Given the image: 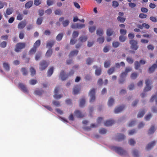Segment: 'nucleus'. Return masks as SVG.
Listing matches in <instances>:
<instances>
[{"label":"nucleus","mask_w":157,"mask_h":157,"mask_svg":"<svg viewBox=\"0 0 157 157\" xmlns=\"http://www.w3.org/2000/svg\"><path fill=\"white\" fill-rule=\"evenodd\" d=\"M111 149L121 155H125L127 154V151L121 147L113 146L112 147Z\"/></svg>","instance_id":"obj_1"},{"label":"nucleus","mask_w":157,"mask_h":157,"mask_svg":"<svg viewBox=\"0 0 157 157\" xmlns=\"http://www.w3.org/2000/svg\"><path fill=\"white\" fill-rule=\"evenodd\" d=\"M74 73L73 70H71L68 75H66L64 71H62L60 74V77L62 81L65 80L69 76L72 75Z\"/></svg>","instance_id":"obj_2"},{"label":"nucleus","mask_w":157,"mask_h":157,"mask_svg":"<svg viewBox=\"0 0 157 157\" xmlns=\"http://www.w3.org/2000/svg\"><path fill=\"white\" fill-rule=\"evenodd\" d=\"M95 90L94 89H92L90 90L89 91V95L90 97V102H92L95 101L96 99L95 96Z\"/></svg>","instance_id":"obj_3"},{"label":"nucleus","mask_w":157,"mask_h":157,"mask_svg":"<svg viewBox=\"0 0 157 157\" xmlns=\"http://www.w3.org/2000/svg\"><path fill=\"white\" fill-rule=\"evenodd\" d=\"M129 43L131 44V48L135 51H136L138 49V47L137 45V42L136 40H132L130 41Z\"/></svg>","instance_id":"obj_4"},{"label":"nucleus","mask_w":157,"mask_h":157,"mask_svg":"<svg viewBox=\"0 0 157 157\" xmlns=\"http://www.w3.org/2000/svg\"><path fill=\"white\" fill-rule=\"evenodd\" d=\"M25 44V43H17L15 49V52H18L21 51L22 48H24Z\"/></svg>","instance_id":"obj_5"},{"label":"nucleus","mask_w":157,"mask_h":157,"mask_svg":"<svg viewBox=\"0 0 157 157\" xmlns=\"http://www.w3.org/2000/svg\"><path fill=\"white\" fill-rule=\"evenodd\" d=\"M18 87L24 93H28V90L26 86L22 83H19L18 84Z\"/></svg>","instance_id":"obj_6"},{"label":"nucleus","mask_w":157,"mask_h":157,"mask_svg":"<svg viewBox=\"0 0 157 157\" xmlns=\"http://www.w3.org/2000/svg\"><path fill=\"white\" fill-rule=\"evenodd\" d=\"M59 86H56L54 90V97L56 99H59L61 98L62 97V95L59 94L58 95V93L59 90Z\"/></svg>","instance_id":"obj_7"},{"label":"nucleus","mask_w":157,"mask_h":157,"mask_svg":"<svg viewBox=\"0 0 157 157\" xmlns=\"http://www.w3.org/2000/svg\"><path fill=\"white\" fill-rule=\"evenodd\" d=\"M48 64L49 63L45 61H42L40 63V69L41 70H44L47 68Z\"/></svg>","instance_id":"obj_8"},{"label":"nucleus","mask_w":157,"mask_h":157,"mask_svg":"<svg viewBox=\"0 0 157 157\" xmlns=\"http://www.w3.org/2000/svg\"><path fill=\"white\" fill-rule=\"evenodd\" d=\"M152 81H150L149 79H147L145 81V83L146 84V87L144 89V91H149L151 89V87L149 86L150 83H151Z\"/></svg>","instance_id":"obj_9"},{"label":"nucleus","mask_w":157,"mask_h":157,"mask_svg":"<svg viewBox=\"0 0 157 157\" xmlns=\"http://www.w3.org/2000/svg\"><path fill=\"white\" fill-rule=\"evenodd\" d=\"M75 115L78 118H83L85 117L84 114L78 110H76L74 112Z\"/></svg>","instance_id":"obj_10"},{"label":"nucleus","mask_w":157,"mask_h":157,"mask_svg":"<svg viewBox=\"0 0 157 157\" xmlns=\"http://www.w3.org/2000/svg\"><path fill=\"white\" fill-rule=\"evenodd\" d=\"M26 25V21H21L19 23L17 27L19 29H22L24 28Z\"/></svg>","instance_id":"obj_11"},{"label":"nucleus","mask_w":157,"mask_h":157,"mask_svg":"<svg viewBox=\"0 0 157 157\" xmlns=\"http://www.w3.org/2000/svg\"><path fill=\"white\" fill-rule=\"evenodd\" d=\"M124 107L125 106L124 105L121 106L119 107H116L114 110V112L116 113H118L123 111Z\"/></svg>","instance_id":"obj_12"},{"label":"nucleus","mask_w":157,"mask_h":157,"mask_svg":"<svg viewBox=\"0 0 157 157\" xmlns=\"http://www.w3.org/2000/svg\"><path fill=\"white\" fill-rule=\"evenodd\" d=\"M114 123V121L113 120L106 121L104 123V125L106 126H109L112 125Z\"/></svg>","instance_id":"obj_13"},{"label":"nucleus","mask_w":157,"mask_h":157,"mask_svg":"<svg viewBox=\"0 0 157 157\" xmlns=\"http://www.w3.org/2000/svg\"><path fill=\"white\" fill-rule=\"evenodd\" d=\"M156 142L155 141H153L150 143L149 144L146 146V149L147 150H150L155 145Z\"/></svg>","instance_id":"obj_14"},{"label":"nucleus","mask_w":157,"mask_h":157,"mask_svg":"<svg viewBox=\"0 0 157 157\" xmlns=\"http://www.w3.org/2000/svg\"><path fill=\"white\" fill-rule=\"evenodd\" d=\"M157 67V65L156 64H153L151 67H150L148 70V71L149 73L153 72L155 69Z\"/></svg>","instance_id":"obj_15"},{"label":"nucleus","mask_w":157,"mask_h":157,"mask_svg":"<svg viewBox=\"0 0 157 157\" xmlns=\"http://www.w3.org/2000/svg\"><path fill=\"white\" fill-rule=\"evenodd\" d=\"M80 90V88L79 86H76L73 89V94H77Z\"/></svg>","instance_id":"obj_16"},{"label":"nucleus","mask_w":157,"mask_h":157,"mask_svg":"<svg viewBox=\"0 0 157 157\" xmlns=\"http://www.w3.org/2000/svg\"><path fill=\"white\" fill-rule=\"evenodd\" d=\"M125 137V136L124 135L119 134L117 135V140L120 141L124 140Z\"/></svg>","instance_id":"obj_17"},{"label":"nucleus","mask_w":157,"mask_h":157,"mask_svg":"<svg viewBox=\"0 0 157 157\" xmlns=\"http://www.w3.org/2000/svg\"><path fill=\"white\" fill-rule=\"evenodd\" d=\"M93 67L96 68V70L95 71V74L98 76L100 75V74H101V68H97V66H94Z\"/></svg>","instance_id":"obj_18"},{"label":"nucleus","mask_w":157,"mask_h":157,"mask_svg":"<svg viewBox=\"0 0 157 157\" xmlns=\"http://www.w3.org/2000/svg\"><path fill=\"white\" fill-rule=\"evenodd\" d=\"M55 41L53 40H51L48 42L46 44L47 48H51L54 44Z\"/></svg>","instance_id":"obj_19"},{"label":"nucleus","mask_w":157,"mask_h":157,"mask_svg":"<svg viewBox=\"0 0 157 157\" xmlns=\"http://www.w3.org/2000/svg\"><path fill=\"white\" fill-rule=\"evenodd\" d=\"M87 36H80L79 38V40L82 42H84L87 40Z\"/></svg>","instance_id":"obj_20"},{"label":"nucleus","mask_w":157,"mask_h":157,"mask_svg":"<svg viewBox=\"0 0 157 157\" xmlns=\"http://www.w3.org/2000/svg\"><path fill=\"white\" fill-rule=\"evenodd\" d=\"M54 69V67H52L48 70L47 73V76H48L50 77L52 74Z\"/></svg>","instance_id":"obj_21"},{"label":"nucleus","mask_w":157,"mask_h":157,"mask_svg":"<svg viewBox=\"0 0 157 157\" xmlns=\"http://www.w3.org/2000/svg\"><path fill=\"white\" fill-rule=\"evenodd\" d=\"M3 68L7 71H9L10 69V66L8 63H4L3 64Z\"/></svg>","instance_id":"obj_22"},{"label":"nucleus","mask_w":157,"mask_h":157,"mask_svg":"<svg viewBox=\"0 0 157 157\" xmlns=\"http://www.w3.org/2000/svg\"><path fill=\"white\" fill-rule=\"evenodd\" d=\"M145 113V111L144 109L141 110L139 112L137 116V117L138 118L142 117L144 116Z\"/></svg>","instance_id":"obj_23"},{"label":"nucleus","mask_w":157,"mask_h":157,"mask_svg":"<svg viewBox=\"0 0 157 157\" xmlns=\"http://www.w3.org/2000/svg\"><path fill=\"white\" fill-rule=\"evenodd\" d=\"M85 103V99L84 98H82L80 101L79 106L83 107Z\"/></svg>","instance_id":"obj_24"},{"label":"nucleus","mask_w":157,"mask_h":157,"mask_svg":"<svg viewBox=\"0 0 157 157\" xmlns=\"http://www.w3.org/2000/svg\"><path fill=\"white\" fill-rule=\"evenodd\" d=\"M97 34L98 35L101 36L103 34V31L102 29H99L97 31Z\"/></svg>","instance_id":"obj_25"},{"label":"nucleus","mask_w":157,"mask_h":157,"mask_svg":"<svg viewBox=\"0 0 157 157\" xmlns=\"http://www.w3.org/2000/svg\"><path fill=\"white\" fill-rule=\"evenodd\" d=\"M33 4V2L29 1L25 4V7L26 8H29L32 6Z\"/></svg>","instance_id":"obj_26"},{"label":"nucleus","mask_w":157,"mask_h":157,"mask_svg":"<svg viewBox=\"0 0 157 157\" xmlns=\"http://www.w3.org/2000/svg\"><path fill=\"white\" fill-rule=\"evenodd\" d=\"M78 52V51L77 50H74L73 51L70 52L69 55V57H71L75 55H77Z\"/></svg>","instance_id":"obj_27"},{"label":"nucleus","mask_w":157,"mask_h":157,"mask_svg":"<svg viewBox=\"0 0 157 157\" xmlns=\"http://www.w3.org/2000/svg\"><path fill=\"white\" fill-rule=\"evenodd\" d=\"M113 33L114 32L113 31L112 29H108L107 30L106 34L107 36H110L113 34Z\"/></svg>","instance_id":"obj_28"},{"label":"nucleus","mask_w":157,"mask_h":157,"mask_svg":"<svg viewBox=\"0 0 157 157\" xmlns=\"http://www.w3.org/2000/svg\"><path fill=\"white\" fill-rule=\"evenodd\" d=\"M40 44V40H36L34 43L33 45V47L36 48L38 47Z\"/></svg>","instance_id":"obj_29"},{"label":"nucleus","mask_w":157,"mask_h":157,"mask_svg":"<svg viewBox=\"0 0 157 157\" xmlns=\"http://www.w3.org/2000/svg\"><path fill=\"white\" fill-rule=\"evenodd\" d=\"M52 49H48L47 52L45 56L47 57H50L52 55Z\"/></svg>","instance_id":"obj_30"},{"label":"nucleus","mask_w":157,"mask_h":157,"mask_svg":"<svg viewBox=\"0 0 157 157\" xmlns=\"http://www.w3.org/2000/svg\"><path fill=\"white\" fill-rule=\"evenodd\" d=\"M155 131V128L153 126H152L149 129L148 132V134H153Z\"/></svg>","instance_id":"obj_31"},{"label":"nucleus","mask_w":157,"mask_h":157,"mask_svg":"<svg viewBox=\"0 0 157 157\" xmlns=\"http://www.w3.org/2000/svg\"><path fill=\"white\" fill-rule=\"evenodd\" d=\"M132 153L134 157H139L138 151L137 150H133L132 151Z\"/></svg>","instance_id":"obj_32"},{"label":"nucleus","mask_w":157,"mask_h":157,"mask_svg":"<svg viewBox=\"0 0 157 157\" xmlns=\"http://www.w3.org/2000/svg\"><path fill=\"white\" fill-rule=\"evenodd\" d=\"M13 11V8H7L6 10V13L7 15H9L12 13Z\"/></svg>","instance_id":"obj_33"},{"label":"nucleus","mask_w":157,"mask_h":157,"mask_svg":"<svg viewBox=\"0 0 157 157\" xmlns=\"http://www.w3.org/2000/svg\"><path fill=\"white\" fill-rule=\"evenodd\" d=\"M79 35V33L78 31H75L73 32L72 34V37L73 39L75 38L78 37Z\"/></svg>","instance_id":"obj_34"},{"label":"nucleus","mask_w":157,"mask_h":157,"mask_svg":"<svg viewBox=\"0 0 157 157\" xmlns=\"http://www.w3.org/2000/svg\"><path fill=\"white\" fill-rule=\"evenodd\" d=\"M36 48L33 47L29 51V53L30 55H32L34 54L36 52Z\"/></svg>","instance_id":"obj_35"},{"label":"nucleus","mask_w":157,"mask_h":157,"mask_svg":"<svg viewBox=\"0 0 157 157\" xmlns=\"http://www.w3.org/2000/svg\"><path fill=\"white\" fill-rule=\"evenodd\" d=\"M111 61L110 60L105 61L104 63V66L106 68H107L110 66V64Z\"/></svg>","instance_id":"obj_36"},{"label":"nucleus","mask_w":157,"mask_h":157,"mask_svg":"<svg viewBox=\"0 0 157 157\" xmlns=\"http://www.w3.org/2000/svg\"><path fill=\"white\" fill-rule=\"evenodd\" d=\"M114 100L112 98H110L108 101V105L109 106H112L114 103Z\"/></svg>","instance_id":"obj_37"},{"label":"nucleus","mask_w":157,"mask_h":157,"mask_svg":"<svg viewBox=\"0 0 157 157\" xmlns=\"http://www.w3.org/2000/svg\"><path fill=\"white\" fill-rule=\"evenodd\" d=\"M117 19L120 22L123 23L125 20V18L123 17L118 16L117 18Z\"/></svg>","instance_id":"obj_38"},{"label":"nucleus","mask_w":157,"mask_h":157,"mask_svg":"<svg viewBox=\"0 0 157 157\" xmlns=\"http://www.w3.org/2000/svg\"><path fill=\"white\" fill-rule=\"evenodd\" d=\"M126 61L128 63L130 64H132L134 62L133 59L132 58L130 57H128L127 58Z\"/></svg>","instance_id":"obj_39"},{"label":"nucleus","mask_w":157,"mask_h":157,"mask_svg":"<svg viewBox=\"0 0 157 157\" xmlns=\"http://www.w3.org/2000/svg\"><path fill=\"white\" fill-rule=\"evenodd\" d=\"M63 37V33L59 34L56 37V40L58 41H60L61 40Z\"/></svg>","instance_id":"obj_40"},{"label":"nucleus","mask_w":157,"mask_h":157,"mask_svg":"<svg viewBox=\"0 0 157 157\" xmlns=\"http://www.w3.org/2000/svg\"><path fill=\"white\" fill-rule=\"evenodd\" d=\"M43 91L42 90H36L35 91V93L37 95H40L43 93Z\"/></svg>","instance_id":"obj_41"},{"label":"nucleus","mask_w":157,"mask_h":157,"mask_svg":"<svg viewBox=\"0 0 157 157\" xmlns=\"http://www.w3.org/2000/svg\"><path fill=\"white\" fill-rule=\"evenodd\" d=\"M115 68L114 67H111L108 71V73L109 75L112 74L114 71Z\"/></svg>","instance_id":"obj_42"},{"label":"nucleus","mask_w":157,"mask_h":157,"mask_svg":"<svg viewBox=\"0 0 157 157\" xmlns=\"http://www.w3.org/2000/svg\"><path fill=\"white\" fill-rule=\"evenodd\" d=\"M104 37H101L98 38L97 39V41L100 44H102L104 41Z\"/></svg>","instance_id":"obj_43"},{"label":"nucleus","mask_w":157,"mask_h":157,"mask_svg":"<svg viewBox=\"0 0 157 157\" xmlns=\"http://www.w3.org/2000/svg\"><path fill=\"white\" fill-rule=\"evenodd\" d=\"M69 22L68 20H66L62 22V24L64 27L67 26L69 24Z\"/></svg>","instance_id":"obj_44"},{"label":"nucleus","mask_w":157,"mask_h":157,"mask_svg":"<svg viewBox=\"0 0 157 157\" xmlns=\"http://www.w3.org/2000/svg\"><path fill=\"white\" fill-rule=\"evenodd\" d=\"M135 65V69L136 70H137L140 67V64L137 61H136L134 63Z\"/></svg>","instance_id":"obj_45"},{"label":"nucleus","mask_w":157,"mask_h":157,"mask_svg":"<svg viewBox=\"0 0 157 157\" xmlns=\"http://www.w3.org/2000/svg\"><path fill=\"white\" fill-rule=\"evenodd\" d=\"M138 76V75L137 73L134 72L132 74L131 77L132 79H135Z\"/></svg>","instance_id":"obj_46"},{"label":"nucleus","mask_w":157,"mask_h":157,"mask_svg":"<svg viewBox=\"0 0 157 157\" xmlns=\"http://www.w3.org/2000/svg\"><path fill=\"white\" fill-rule=\"evenodd\" d=\"M99 132L101 134H105L106 133V130L104 128H101L99 130Z\"/></svg>","instance_id":"obj_47"},{"label":"nucleus","mask_w":157,"mask_h":157,"mask_svg":"<svg viewBox=\"0 0 157 157\" xmlns=\"http://www.w3.org/2000/svg\"><path fill=\"white\" fill-rule=\"evenodd\" d=\"M120 44V43L119 42L115 41L113 43V46L114 48H117Z\"/></svg>","instance_id":"obj_48"},{"label":"nucleus","mask_w":157,"mask_h":157,"mask_svg":"<svg viewBox=\"0 0 157 157\" xmlns=\"http://www.w3.org/2000/svg\"><path fill=\"white\" fill-rule=\"evenodd\" d=\"M128 143L131 145H134L136 144L135 141L133 139H130Z\"/></svg>","instance_id":"obj_49"},{"label":"nucleus","mask_w":157,"mask_h":157,"mask_svg":"<svg viewBox=\"0 0 157 157\" xmlns=\"http://www.w3.org/2000/svg\"><path fill=\"white\" fill-rule=\"evenodd\" d=\"M42 17L39 18L37 20L36 24L38 25H40L42 23Z\"/></svg>","instance_id":"obj_50"},{"label":"nucleus","mask_w":157,"mask_h":157,"mask_svg":"<svg viewBox=\"0 0 157 157\" xmlns=\"http://www.w3.org/2000/svg\"><path fill=\"white\" fill-rule=\"evenodd\" d=\"M41 53L40 52H38L36 53L35 57V59L36 60H38L41 57Z\"/></svg>","instance_id":"obj_51"},{"label":"nucleus","mask_w":157,"mask_h":157,"mask_svg":"<svg viewBox=\"0 0 157 157\" xmlns=\"http://www.w3.org/2000/svg\"><path fill=\"white\" fill-rule=\"evenodd\" d=\"M31 75L33 76L35 75L36 71L34 69L33 67H31L30 69Z\"/></svg>","instance_id":"obj_52"},{"label":"nucleus","mask_w":157,"mask_h":157,"mask_svg":"<svg viewBox=\"0 0 157 157\" xmlns=\"http://www.w3.org/2000/svg\"><path fill=\"white\" fill-rule=\"evenodd\" d=\"M126 37L123 36H121L119 37V40L122 42H124L126 40Z\"/></svg>","instance_id":"obj_53"},{"label":"nucleus","mask_w":157,"mask_h":157,"mask_svg":"<svg viewBox=\"0 0 157 157\" xmlns=\"http://www.w3.org/2000/svg\"><path fill=\"white\" fill-rule=\"evenodd\" d=\"M6 42L5 41H3L1 43L0 45L1 48H5L6 46Z\"/></svg>","instance_id":"obj_54"},{"label":"nucleus","mask_w":157,"mask_h":157,"mask_svg":"<svg viewBox=\"0 0 157 157\" xmlns=\"http://www.w3.org/2000/svg\"><path fill=\"white\" fill-rule=\"evenodd\" d=\"M93 59H92L90 58L86 60V63L87 64L90 65L91 63L93 62Z\"/></svg>","instance_id":"obj_55"},{"label":"nucleus","mask_w":157,"mask_h":157,"mask_svg":"<svg viewBox=\"0 0 157 157\" xmlns=\"http://www.w3.org/2000/svg\"><path fill=\"white\" fill-rule=\"evenodd\" d=\"M120 33L122 36L125 35L126 33V31L124 29H121L120 31Z\"/></svg>","instance_id":"obj_56"},{"label":"nucleus","mask_w":157,"mask_h":157,"mask_svg":"<svg viewBox=\"0 0 157 157\" xmlns=\"http://www.w3.org/2000/svg\"><path fill=\"white\" fill-rule=\"evenodd\" d=\"M96 27L94 26H93L89 28V30L90 32L93 33L94 32L95 30Z\"/></svg>","instance_id":"obj_57"},{"label":"nucleus","mask_w":157,"mask_h":157,"mask_svg":"<svg viewBox=\"0 0 157 157\" xmlns=\"http://www.w3.org/2000/svg\"><path fill=\"white\" fill-rule=\"evenodd\" d=\"M53 104L56 106H59L60 105V103L58 101H52Z\"/></svg>","instance_id":"obj_58"},{"label":"nucleus","mask_w":157,"mask_h":157,"mask_svg":"<svg viewBox=\"0 0 157 157\" xmlns=\"http://www.w3.org/2000/svg\"><path fill=\"white\" fill-rule=\"evenodd\" d=\"M136 122V121L134 120L131 121L128 124V126L130 127L132 126L135 124Z\"/></svg>","instance_id":"obj_59"},{"label":"nucleus","mask_w":157,"mask_h":157,"mask_svg":"<svg viewBox=\"0 0 157 157\" xmlns=\"http://www.w3.org/2000/svg\"><path fill=\"white\" fill-rule=\"evenodd\" d=\"M85 27V25L84 24H80L78 23V29H81L84 28Z\"/></svg>","instance_id":"obj_60"},{"label":"nucleus","mask_w":157,"mask_h":157,"mask_svg":"<svg viewBox=\"0 0 157 157\" xmlns=\"http://www.w3.org/2000/svg\"><path fill=\"white\" fill-rule=\"evenodd\" d=\"M112 6L114 7H117L119 5V3L118 2L116 1H113V2Z\"/></svg>","instance_id":"obj_61"},{"label":"nucleus","mask_w":157,"mask_h":157,"mask_svg":"<svg viewBox=\"0 0 157 157\" xmlns=\"http://www.w3.org/2000/svg\"><path fill=\"white\" fill-rule=\"evenodd\" d=\"M139 17L141 18H146L147 15L143 13H141L139 14Z\"/></svg>","instance_id":"obj_62"},{"label":"nucleus","mask_w":157,"mask_h":157,"mask_svg":"<svg viewBox=\"0 0 157 157\" xmlns=\"http://www.w3.org/2000/svg\"><path fill=\"white\" fill-rule=\"evenodd\" d=\"M24 33L22 31H21L19 34V38L21 39H23L24 37Z\"/></svg>","instance_id":"obj_63"},{"label":"nucleus","mask_w":157,"mask_h":157,"mask_svg":"<svg viewBox=\"0 0 157 157\" xmlns=\"http://www.w3.org/2000/svg\"><path fill=\"white\" fill-rule=\"evenodd\" d=\"M157 97V92L156 93L155 95H154L152 96L151 98L150 99V101L151 102H153L154 99Z\"/></svg>","instance_id":"obj_64"}]
</instances>
